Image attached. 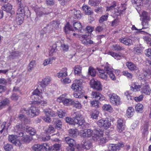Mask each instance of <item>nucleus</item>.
Here are the masks:
<instances>
[{
	"instance_id": "393cba45",
	"label": "nucleus",
	"mask_w": 151,
	"mask_h": 151,
	"mask_svg": "<svg viewBox=\"0 0 151 151\" xmlns=\"http://www.w3.org/2000/svg\"><path fill=\"white\" fill-rule=\"evenodd\" d=\"M92 96L93 98H95L97 99H99L100 101L103 100L105 99V97L102 96L99 93L96 92H93L92 93Z\"/></svg>"
},
{
	"instance_id": "5701e85b",
	"label": "nucleus",
	"mask_w": 151,
	"mask_h": 151,
	"mask_svg": "<svg viewBox=\"0 0 151 151\" xmlns=\"http://www.w3.org/2000/svg\"><path fill=\"white\" fill-rule=\"evenodd\" d=\"M93 132V131L91 129H85L84 130L83 132L81 134V135L83 137H90L92 135Z\"/></svg>"
},
{
	"instance_id": "4c0bfd02",
	"label": "nucleus",
	"mask_w": 151,
	"mask_h": 151,
	"mask_svg": "<svg viewBox=\"0 0 151 151\" xmlns=\"http://www.w3.org/2000/svg\"><path fill=\"white\" fill-rule=\"evenodd\" d=\"M81 67L79 65H77L74 68V73L76 75L80 76L81 73Z\"/></svg>"
},
{
	"instance_id": "a18cd8bd",
	"label": "nucleus",
	"mask_w": 151,
	"mask_h": 151,
	"mask_svg": "<svg viewBox=\"0 0 151 151\" xmlns=\"http://www.w3.org/2000/svg\"><path fill=\"white\" fill-rule=\"evenodd\" d=\"M43 111L45 113L46 116H50L52 117L55 116L56 115L55 112L53 111H51L50 110H48L47 109H44L43 110Z\"/></svg>"
},
{
	"instance_id": "aec40b11",
	"label": "nucleus",
	"mask_w": 151,
	"mask_h": 151,
	"mask_svg": "<svg viewBox=\"0 0 151 151\" xmlns=\"http://www.w3.org/2000/svg\"><path fill=\"white\" fill-rule=\"evenodd\" d=\"M73 26L76 29L78 30L81 32H83L85 31L84 27L81 25L80 22H75L73 24Z\"/></svg>"
},
{
	"instance_id": "f257e3e1",
	"label": "nucleus",
	"mask_w": 151,
	"mask_h": 151,
	"mask_svg": "<svg viewBox=\"0 0 151 151\" xmlns=\"http://www.w3.org/2000/svg\"><path fill=\"white\" fill-rule=\"evenodd\" d=\"M73 118L75 124L76 125V127H78L79 126H81L84 124L85 122V120L83 119H81V115L79 112H75L74 113Z\"/></svg>"
},
{
	"instance_id": "13d9d810",
	"label": "nucleus",
	"mask_w": 151,
	"mask_h": 151,
	"mask_svg": "<svg viewBox=\"0 0 151 151\" xmlns=\"http://www.w3.org/2000/svg\"><path fill=\"white\" fill-rule=\"evenodd\" d=\"M108 13H106L105 14L102 15L100 18L99 22L100 23H102L103 22L106 21L107 20L108 17Z\"/></svg>"
},
{
	"instance_id": "bb28decb",
	"label": "nucleus",
	"mask_w": 151,
	"mask_h": 151,
	"mask_svg": "<svg viewBox=\"0 0 151 151\" xmlns=\"http://www.w3.org/2000/svg\"><path fill=\"white\" fill-rule=\"evenodd\" d=\"M126 65L128 69L131 71L137 70L138 69V68L134 64L131 62H127L126 63Z\"/></svg>"
},
{
	"instance_id": "c756f323",
	"label": "nucleus",
	"mask_w": 151,
	"mask_h": 151,
	"mask_svg": "<svg viewBox=\"0 0 151 151\" xmlns=\"http://www.w3.org/2000/svg\"><path fill=\"white\" fill-rule=\"evenodd\" d=\"M72 26L69 24L68 23L64 27V32L66 34L70 35L71 34V32L72 31Z\"/></svg>"
},
{
	"instance_id": "1a4fd4ad",
	"label": "nucleus",
	"mask_w": 151,
	"mask_h": 151,
	"mask_svg": "<svg viewBox=\"0 0 151 151\" xmlns=\"http://www.w3.org/2000/svg\"><path fill=\"white\" fill-rule=\"evenodd\" d=\"M90 84L92 88L97 90H101L102 89V86L99 81L92 79L90 82Z\"/></svg>"
},
{
	"instance_id": "3c124183",
	"label": "nucleus",
	"mask_w": 151,
	"mask_h": 151,
	"mask_svg": "<svg viewBox=\"0 0 151 151\" xmlns=\"http://www.w3.org/2000/svg\"><path fill=\"white\" fill-rule=\"evenodd\" d=\"M55 131V129L54 127L51 125H49L47 129L45 130V132L47 134L53 133Z\"/></svg>"
},
{
	"instance_id": "0eeeda50",
	"label": "nucleus",
	"mask_w": 151,
	"mask_h": 151,
	"mask_svg": "<svg viewBox=\"0 0 151 151\" xmlns=\"http://www.w3.org/2000/svg\"><path fill=\"white\" fill-rule=\"evenodd\" d=\"M18 136L17 134L16 135H9L8 137V140L10 142L15 145L20 146L21 144L20 141L18 139Z\"/></svg>"
},
{
	"instance_id": "f3484780",
	"label": "nucleus",
	"mask_w": 151,
	"mask_h": 151,
	"mask_svg": "<svg viewBox=\"0 0 151 151\" xmlns=\"http://www.w3.org/2000/svg\"><path fill=\"white\" fill-rule=\"evenodd\" d=\"M119 40L120 42L126 45L129 46L133 44L132 40L128 37H122Z\"/></svg>"
},
{
	"instance_id": "603ef678",
	"label": "nucleus",
	"mask_w": 151,
	"mask_h": 151,
	"mask_svg": "<svg viewBox=\"0 0 151 151\" xmlns=\"http://www.w3.org/2000/svg\"><path fill=\"white\" fill-rule=\"evenodd\" d=\"M65 121L67 123H68L69 124L73 125L74 127H75V128H77L76 127V125L75 124L74 119H72L70 117H67L65 118Z\"/></svg>"
},
{
	"instance_id": "f03ea898",
	"label": "nucleus",
	"mask_w": 151,
	"mask_h": 151,
	"mask_svg": "<svg viewBox=\"0 0 151 151\" xmlns=\"http://www.w3.org/2000/svg\"><path fill=\"white\" fill-rule=\"evenodd\" d=\"M140 17L142 19V24L143 28H147L149 26L148 21L150 20L148 13L145 11H143L142 12Z\"/></svg>"
},
{
	"instance_id": "864d4df0",
	"label": "nucleus",
	"mask_w": 151,
	"mask_h": 151,
	"mask_svg": "<svg viewBox=\"0 0 151 151\" xmlns=\"http://www.w3.org/2000/svg\"><path fill=\"white\" fill-rule=\"evenodd\" d=\"M81 14L79 10H76L74 12V17L77 19H80L81 17Z\"/></svg>"
},
{
	"instance_id": "9b49d317",
	"label": "nucleus",
	"mask_w": 151,
	"mask_h": 151,
	"mask_svg": "<svg viewBox=\"0 0 151 151\" xmlns=\"http://www.w3.org/2000/svg\"><path fill=\"white\" fill-rule=\"evenodd\" d=\"M23 129V127L22 125L20 124H18L14 128V131L18 134L19 137H22L24 135V133L22 131Z\"/></svg>"
},
{
	"instance_id": "338daca9",
	"label": "nucleus",
	"mask_w": 151,
	"mask_h": 151,
	"mask_svg": "<svg viewBox=\"0 0 151 151\" xmlns=\"http://www.w3.org/2000/svg\"><path fill=\"white\" fill-rule=\"evenodd\" d=\"M43 30H42L40 33V38L41 39H45L48 36V34L45 32H43Z\"/></svg>"
},
{
	"instance_id": "bf43d9fd",
	"label": "nucleus",
	"mask_w": 151,
	"mask_h": 151,
	"mask_svg": "<svg viewBox=\"0 0 151 151\" xmlns=\"http://www.w3.org/2000/svg\"><path fill=\"white\" fill-rule=\"evenodd\" d=\"M3 148L5 151H10L13 148L12 146L9 143L4 145Z\"/></svg>"
},
{
	"instance_id": "8fccbe9b",
	"label": "nucleus",
	"mask_w": 151,
	"mask_h": 151,
	"mask_svg": "<svg viewBox=\"0 0 151 151\" xmlns=\"http://www.w3.org/2000/svg\"><path fill=\"white\" fill-rule=\"evenodd\" d=\"M50 24L51 27L53 28V30L59 27V24L58 22L53 21L51 22Z\"/></svg>"
},
{
	"instance_id": "a19ab883",
	"label": "nucleus",
	"mask_w": 151,
	"mask_h": 151,
	"mask_svg": "<svg viewBox=\"0 0 151 151\" xmlns=\"http://www.w3.org/2000/svg\"><path fill=\"white\" fill-rule=\"evenodd\" d=\"M18 16H17L18 18L17 19V24L18 25H20L22 24L24 20V17L25 15H24L22 16V14H17Z\"/></svg>"
},
{
	"instance_id": "5fc2aeb1",
	"label": "nucleus",
	"mask_w": 151,
	"mask_h": 151,
	"mask_svg": "<svg viewBox=\"0 0 151 151\" xmlns=\"http://www.w3.org/2000/svg\"><path fill=\"white\" fill-rule=\"evenodd\" d=\"M103 109L106 111L112 112L113 109L109 104H105L102 107Z\"/></svg>"
},
{
	"instance_id": "6e6d98bb",
	"label": "nucleus",
	"mask_w": 151,
	"mask_h": 151,
	"mask_svg": "<svg viewBox=\"0 0 151 151\" xmlns=\"http://www.w3.org/2000/svg\"><path fill=\"white\" fill-rule=\"evenodd\" d=\"M88 74L91 76H95L96 73L95 69L92 67H90L88 69Z\"/></svg>"
},
{
	"instance_id": "412c9836",
	"label": "nucleus",
	"mask_w": 151,
	"mask_h": 151,
	"mask_svg": "<svg viewBox=\"0 0 151 151\" xmlns=\"http://www.w3.org/2000/svg\"><path fill=\"white\" fill-rule=\"evenodd\" d=\"M52 123L53 124H55V127L58 130L60 129L62 127V123L60 120L53 119Z\"/></svg>"
},
{
	"instance_id": "4468645a",
	"label": "nucleus",
	"mask_w": 151,
	"mask_h": 151,
	"mask_svg": "<svg viewBox=\"0 0 151 151\" xmlns=\"http://www.w3.org/2000/svg\"><path fill=\"white\" fill-rule=\"evenodd\" d=\"M81 42L83 44L86 45L94 44V42L91 40L90 37L86 35L82 36Z\"/></svg>"
},
{
	"instance_id": "052dcab7",
	"label": "nucleus",
	"mask_w": 151,
	"mask_h": 151,
	"mask_svg": "<svg viewBox=\"0 0 151 151\" xmlns=\"http://www.w3.org/2000/svg\"><path fill=\"white\" fill-rule=\"evenodd\" d=\"M35 65V60H32L29 63L28 67V70L29 71H31L34 66Z\"/></svg>"
},
{
	"instance_id": "473e14b6",
	"label": "nucleus",
	"mask_w": 151,
	"mask_h": 151,
	"mask_svg": "<svg viewBox=\"0 0 151 151\" xmlns=\"http://www.w3.org/2000/svg\"><path fill=\"white\" fill-rule=\"evenodd\" d=\"M18 118L22 122H23L25 124L28 123L30 122L29 120L25 116L22 114H19L18 116Z\"/></svg>"
},
{
	"instance_id": "49530a36",
	"label": "nucleus",
	"mask_w": 151,
	"mask_h": 151,
	"mask_svg": "<svg viewBox=\"0 0 151 151\" xmlns=\"http://www.w3.org/2000/svg\"><path fill=\"white\" fill-rule=\"evenodd\" d=\"M143 106L140 104H137L135 106V109L136 111L139 113L143 112Z\"/></svg>"
},
{
	"instance_id": "ddd939ff",
	"label": "nucleus",
	"mask_w": 151,
	"mask_h": 151,
	"mask_svg": "<svg viewBox=\"0 0 151 151\" xmlns=\"http://www.w3.org/2000/svg\"><path fill=\"white\" fill-rule=\"evenodd\" d=\"M65 141L68 144L69 146V149L71 151H74L75 149L76 142L75 140L69 137L65 138Z\"/></svg>"
},
{
	"instance_id": "f704fd0d",
	"label": "nucleus",
	"mask_w": 151,
	"mask_h": 151,
	"mask_svg": "<svg viewBox=\"0 0 151 151\" xmlns=\"http://www.w3.org/2000/svg\"><path fill=\"white\" fill-rule=\"evenodd\" d=\"M9 103V100L7 98L2 100L0 102V108L1 109L4 108Z\"/></svg>"
},
{
	"instance_id": "c85d7f7f",
	"label": "nucleus",
	"mask_w": 151,
	"mask_h": 151,
	"mask_svg": "<svg viewBox=\"0 0 151 151\" xmlns=\"http://www.w3.org/2000/svg\"><path fill=\"white\" fill-rule=\"evenodd\" d=\"M81 144L82 147L84 149H89L91 145L90 141L85 140L83 141Z\"/></svg>"
},
{
	"instance_id": "dca6fc26",
	"label": "nucleus",
	"mask_w": 151,
	"mask_h": 151,
	"mask_svg": "<svg viewBox=\"0 0 151 151\" xmlns=\"http://www.w3.org/2000/svg\"><path fill=\"white\" fill-rule=\"evenodd\" d=\"M29 116L31 117L38 115L40 113V111L38 108L35 106H31L29 109Z\"/></svg>"
},
{
	"instance_id": "c9c22d12",
	"label": "nucleus",
	"mask_w": 151,
	"mask_h": 151,
	"mask_svg": "<svg viewBox=\"0 0 151 151\" xmlns=\"http://www.w3.org/2000/svg\"><path fill=\"white\" fill-rule=\"evenodd\" d=\"M62 102L63 104L66 106L71 105L72 100L70 99L63 98L61 99Z\"/></svg>"
},
{
	"instance_id": "e2e57ef3",
	"label": "nucleus",
	"mask_w": 151,
	"mask_h": 151,
	"mask_svg": "<svg viewBox=\"0 0 151 151\" xmlns=\"http://www.w3.org/2000/svg\"><path fill=\"white\" fill-rule=\"evenodd\" d=\"M57 114L58 116L60 118L65 116L66 115V113L65 111L60 110L58 111Z\"/></svg>"
},
{
	"instance_id": "20e7f679",
	"label": "nucleus",
	"mask_w": 151,
	"mask_h": 151,
	"mask_svg": "<svg viewBox=\"0 0 151 151\" xmlns=\"http://www.w3.org/2000/svg\"><path fill=\"white\" fill-rule=\"evenodd\" d=\"M143 64L144 65L147 66L151 68V61L149 60H146L143 62ZM143 72L141 73L142 77L141 78H144L147 75L149 74L151 75V72H150L148 68H143L142 69Z\"/></svg>"
},
{
	"instance_id": "2f4dec72",
	"label": "nucleus",
	"mask_w": 151,
	"mask_h": 151,
	"mask_svg": "<svg viewBox=\"0 0 151 151\" xmlns=\"http://www.w3.org/2000/svg\"><path fill=\"white\" fill-rule=\"evenodd\" d=\"M134 110L133 108L129 107L128 108L127 111L126 116L128 117H132L134 115Z\"/></svg>"
},
{
	"instance_id": "7ed1b4c3",
	"label": "nucleus",
	"mask_w": 151,
	"mask_h": 151,
	"mask_svg": "<svg viewBox=\"0 0 151 151\" xmlns=\"http://www.w3.org/2000/svg\"><path fill=\"white\" fill-rule=\"evenodd\" d=\"M51 81V78L49 76L46 77L42 80L38 86L39 88L42 92H45L46 91L45 87L49 84Z\"/></svg>"
},
{
	"instance_id": "b1692460",
	"label": "nucleus",
	"mask_w": 151,
	"mask_h": 151,
	"mask_svg": "<svg viewBox=\"0 0 151 151\" xmlns=\"http://www.w3.org/2000/svg\"><path fill=\"white\" fill-rule=\"evenodd\" d=\"M94 133H96V134H94V135L92 136V138L93 139L94 141H99L101 136L103 134L102 132H99V131L94 130Z\"/></svg>"
},
{
	"instance_id": "09e8293b",
	"label": "nucleus",
	"mask_w": 151,
	"mask_h": 151,
	"mask_svg": "<svg viewBox=\"0 0 151 151\" xmlns=\"http://www.w3.org/2000/svg\"><path fill=\"white\" fill-rule=\"evenodd\" d=\"M32 149L35 151H41L42 146L40 144H35L32 146Z\"/></svg>"
},
{
	"instance_id": "37998d69",
	"label": "nucleus",
	"mask_w": 151,
	"mask_h": 151,
	"mask_svg": "<svg viewBox=\"0 0 151 151\" xmlns=\"http://www.w3.org/2000/svg\"><path fill=\"white\" fill-rule=\"evenodd\" d=\"M26 128V132L29 133L31 135H33L35 134L36 131L34 128L31 127H27Z\"/></svg>"
},
{
	"instance_id": "a878e982",
	"label": "nucleus",
	"mask_w": 151,
	"mask_h": 151,
	"mask_svg": "<svg viewBox=\"0 0 151 151\" xmlns=\"http://www.w3.org/2000/svg\"><path fill=\"white\" fill-rule=\"evenodd\" d=\"M122 6L118 8V9H115L114 13L117 16L120 15L122 12L126 9V5L125 4H121Z\"/></svg>"
},
{
	"instance_id": "774afa93",
	"label": "nucleus",
	"mask_w": 151,
	"mask_h": 151,
	"mask_svg": "<svg viewBox=\"0 0 151 151\" xmlns=\"http://www.w3.org/2000/svg\"><path fill=\"white\" fill-rule=\"evenodd\" d=\"M99 112L97 111H94L91 115V117L93 119H96L99 116Z\"/></svg>"
},
{
	"instance_id": "72a5a7b5",
	"label": "nucleus",
	"mask_w": 151,
	"mask_h": 151,
	"mask_svg": "<svg viewBox=\"0 0 151 151\" xmlns=\"http://www.w3.org/2000/svg\"><path fill=\"white\" fill-rule=\"evenodd\" d=\"M109 54L110 55L113 57L115 59L117 60H120L122 56V55H119V54L113 52H109Z\"/></svg>"
},
{
	"instance_id": "6ab92c4d",
	"label": "nucleus",
	"mask_w": 151,
	"mask_h": 151,
	"mask_svg": "<svg viewBox=\"0 0 151 151\" xmlns=\"http://www.w3.org/2000/svg\"><path fill=\"white\" fill-rule=\"evenodd\" d=\"M104 70H105L106 73L109 76L110 78L112 80H115L116 79V77L114 74L113 73V68L107 66L105 67Z\"/></svg>"
},
{
	"instance_id": "9d476101",
	"label": "nucleus",
	"mask_w": 151,
	"mask_h": 151,
	"mask_svg": "<svg viewBox=\"0 0 151 151\" xmlns=\"http://www.w3.org/2000/svg\"><path fill=\"white\" fill-rule=\"evenodd\" d=\"M20 56L19 52L18 51H14L10 53L7 57V61L9 62L17 59H18Z\"/></svg>"
},
{
	"instance_id": "2eb2a0df",
	"label": "nucleus",
	"mask_w": 151,
	"mask_h": 151,
	"mask_svg": "<svg viewBox=\"0 0 151 151\" xmlns=\"http://www.w3.org/2000/svg\"><path fill=\"white\" fill-rule=\"evenodd\" d=\"M2 10L9 12L12 14H14V12L12 9V6L9 4L8 3L3 5L1 7Z\"/></svg>"
},
{
	"instance_id": "4be33fe9",
	"label": "nucleus",
	"mask_w": 151,
	"mask_h": 151,
	"mask_svg": "<svg viewBox=\"0 0 151 151\" xmlns=\"http://www.w3.org/2000/svg\"><path fill=\"white\" fill-rule=\"evenodd\" d=\"M120 145L119 144H109L108 151H116L120 149Z\"/></svg>"
},
{
	"instance_id": "69168bd1",
	"label": "nucleus",
	"mask_w": 151,
	"mask_h": 151,
	"mask_svg": "<svg viewBox=\"0 0 151 151\" xmlns=\"http://www.w3.org/2000/svg\"><path fill=\"white\" fill-rule=\"evenodd\" d=\"M22 141L26 143H29L31 140V138L27 135L23 137L22 139Z\"/></svg>"
},
{
	"instance_id": "423d86ee",
	"label": "nucleus",
	"mask_w": 151,
	"mask_h": 151,
	"mask_svg": "<svg viewBox=\"0 0 151 151\" xmlns=\"http://www.w3.org/2000/svg\"><path fill=\"white\" fill-rule=\"evenodd\" d=\"M109 96L111 103L114 105L118 106L121 103L120 99L116 94H109Z\"/></svg>"
},
{
	"instance_id": "7c9ffc66",
	"label": "nucleus",
	"mask_w": 151,
	"mask_h": 151,
	"mask_svg": "<svg viewBox=\"0 0 151 151\" xmlns=\"http://www.w3.org/2000/svg\"><path fill=\"white\" fill-rule=\"evenodd\" d=\"M151 89L150 88L148 85L144 86L142 88V92L146 95H149L150 93Z\"/></svg>"
},
{
	"instance_id": "79ce46f5",
	"label": "nucleus",
	"mask_w": 151,
	"mask_h": 151,
	"mask_svg": "<svg viewBox=\"0 0 151 151\" xmlns=\"http://www.w3.org/2000/svg\"><path fill=\"white\" fill-rule=\"evenodd\" d=\"M132 4L137 6H141L143 5V0H131Z\"/></svg>"
},
{
	"instance_id": "680f3d73",
	"label": "nucleus",
	"mask_w": 151,
	"mask_h": 151,
	"mask_svg": "<svg viewBox=\"0 0 151 151\" xmlns=\"http://www.w3.org/2000/svg\"><path fill=\"white\" fill-rule=\"evenodd\" d=\"M113 49L117 51L124 50L125 48L123 46H121L119 44H116L113 45Z\"/></svg>"
},
{
	"instance_id": "39448f33",
	"label": "nucleus",
	"mask_w": 151,
	"mask_h": 151,
	"mask_svg": "<svg viewBox=\"0 0 151 151\" xmlns=\"http://www.w3.org/2000/svg\"><path fill=\"white\" fill-rule=\"evenodd\" d=\"M98 126L100 127L107 129L110 127L111 124L108 119L105 118L100 119L97 122Z\"/></svg>"
},
{
	"instance_id": "c03bdc74",
	"label": "nucleus",
	"mask_w": 151,
	"mask_h": 151,
	"mask_svg": "<svg viewBox=\"0 0 151 151\" xmlns=\"http://www.w3.org/2000/svg\"><path fill=\"white\" fill-rule=\"evenodd\" d=\"M71 105L74 107L80 109L82 108V106L81 104L78 101H72Z\"/></svg>"
},
{
	"instance_id": "a211bd4d",
	"label": "nucleus",
	"mask_w": 151,
	"mask_h": 151,
	"mask_svg": "<svg viewBox=\"0 0 151 151\" xmlns=\"http://www.w3.org/2000/svg\"><path fill=\"white\" fill-rule=\"evenodd\" d=\"M117 124V129L119 132H121L124 129L125 125L122 119H119Z\"/></svg>"
},
{
	"instance_id": "ea45409f",
	"label": "nucleus",
	"mask_w": 151,
	"mask_h": 151,
	"mask_svg": "<svg viewBox=\"0 0 151 151\" xmlns=\"http://www.w3.org/2000/svg\"><path fill=\"white\" fill-rule=\"evenodd\" d=\"M101 0H89L88 4L92 6H98Z\"/></svg>"
},
{
	"instance_id": "6e6552de",
	"label": "nucleus",
	"mask_w": 151,
	"mask_h": 151,
	"mask_svg": "<svg viewBox=\"0 0 151 151\" xmlns=\"http://www.w3.org/2000/svg\"><path fill=\"white\" fill-rule=\"evenodd\" d=\"M17 2V4L19 6V8L18 9L17 14H22V16L25 15V9H28L27 7L25 6L21 2L22 0H16Z\"/></svg>"
},
{
	"instance_id": "58836bf2",
	"label": "nucleus",
	"mask_w": 151,
	"mask_h": 151,
	"mask_svg": "<svg viewBox=\"0 0 151 151\" xmlns=\"http://www.w3.org/2000/svg\"><path fill=\"white\" fill-rule=\"evenodd\" d=\"M141 87L140 85H137L136 83H134L132 85V86L131 87V90L134 91H139L140 90Z\"/></svg>"
},
{
	"instance_id": "4d7b16f0",
	"label": "nucleus",
	"mask_w": 151,
	"mask_h": 151,
	"mask_svg": "<svg viewBox=\"0 0 151 151\" xmlns=\"http://www.w3.org/2000/svg\"><path fill=\"white\" fill-rule=\"evenodd\" d=\"M68 132L70 136L73 137H76L77 132L76 130L73 129H71L69 130Z\"/></svg>"
},
{
	"instance_id": "e433bc0d",
	"label": "nucleus",
	"mask_w": 151,
	"mask_h": 151,
	"mask_svg": "<svg viewBox=\"0 0 151 151\" xmlns=\"http://www.w3.org/2000/svg\"><path fill=\"white\" fill-rule=\"evenodd\" d=\"M43 32H45L46 33H49L53 30V28L51 26L50 24L47 25L46 27H45L42 29Z\"/></svg>"
},
{
	"instance_id": "cd10ccee",
	"label": "nucleus",
	"mask_w": 151,
	"mask_h": 151,
	"mask_svg": "<svg viewBox=\"0 0 151 151\" xmlns=\"http://www.w3.org/2000/svg\"><path fill=\"white\" fill-rule=\"evenodd\" d=\"M82 8L86 14L91 15L93 14V12L91 9L87 5L82 6Z\"/></svg>"
},
{
	"instance_id": "de8ad7c7",
	"label": "nucleus",
	"mask_w": 151,
	"mask_h": 151,
	"mask_svg": "<svg viewBox=\"0 0 151 151\" xmlns=\"http://www.w3.org/2000/svg\"><path fill=\"white\" fill-rule=\"evenodd\" d=\"M55 59V58L53 57L45 59L44 61L43 64L45 66L49 64H51L52 63V60Z\"/></svg>"
},
{
	"instance_id": "0e129e2a",
	"label": "nucleus",
	"mask_w": 151,
	"mask_h": 151,
	"mask_svg": "<svg viewBox=\"0 0 151 151\" xmlns=\"http://www.w3.org/2000/svg\"><path fill=\"white\" fill-rule=\"evenodd\" d=\"M67 76V73L66 71L64 72L63 70L60 71L59 73H57V76L59 78H62L64 77Z\"/></svg>"
},
{
	"instance_id": "f8f14e48",
	"label": "nucleus",
	"mask_w": 151,
	"mask_h": 151,
	"mask_svg": "<svg viewBox=\"0 0 151 151\" xmlns=\"http://www.w3.org/2000/svg\"><path fill=\"white\" fill-rule=\"evenodd\" d=\"M81 85V82L80 80H76L72 85L71 88L75 91H80L82 90Z\"/></svg>"
}]
</instances>
